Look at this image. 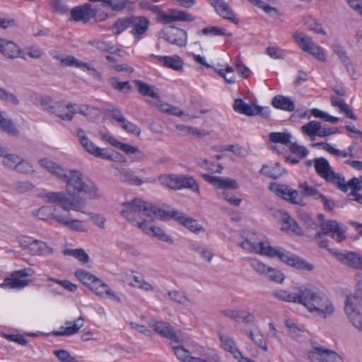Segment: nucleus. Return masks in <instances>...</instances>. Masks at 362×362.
Wrapping results in <instances>:
<instances>
[{
    "mask_svg": "<svg viewBox=\"0 0 362 362\" xmlns=\"http://www.w3.org/2000/svg\"><path fill=\"white\" fill-rule=\"evenodd\" d=\"M39 163L41 167L66 183L65 188L69 195L68 197L63 192L41 193L39 197L45 202L57 204L66 211L73 210L83 213V209L85 208L86 202L81 197L74 195V194L83 193L90 199L99 197L97 186L90 181H86L81 171L63 168L48 158L40 159Z\"/></svg>",
    "mask_w": 362,
    "mask_h": 362,
    "instance_id": "f257e3e1",
    "label": "nucleus"
},
{
    "mask_svg": "<svg viewBox=\"0 0 362 362\" xmlns=\"http://www.w3.org/2000/svg\"><path fill=\"white\" fill-rule=\"evenodd\" d=\"M243 249L250 252L267 256L268 257H278L281 262L298 269L311 271L313 265L308 263L299 256L286 250L282 247H272L268 241L254 243L245 240L240 244Z\"/></svg>",
    "mask_w": 362,
    "mask_h": 362,
    "instance_id": "f03ea898",
    "label": "nucleus"
},
{
    "mask_svg": "<svg viewBox=\"0 0 362 362\" xmlns=\"http://www.w3.org/2000/svg\"><path fill=\"white\" fill-rule=\"evenodd\" d=\"M300 304L317 316L327 318L334 312L332 302L318 288L308 286L300 287Z\"/></svg>",
    "mask_w": 362,
    "mask_h": 362,
    "instance_id": "7ed1b4c3",
    "label": "nucleus"
},
{
    "mask_svg": "<svg viewBox=\"0 0 362 362\" xmlns=\"http://www.w3.org/2000/svg\"><path fill=\"white\" fill-rule=\"evenodd\" d=\"M321 230L317 232L315 240L322 248L327 249V240L326 235L331 236L337 242H342L346 239L345 232L346 227L338 223L336 220H326L320 223Z\"/></svg>",
    "mask_w": 362,
    "mask_h": 362,
    "instance_id": "20e7f679",
    "label": "nucleus"
},
{
    "mask_svg": "<svg viewBox=\"0 0 362 362\" xmlns=\"http://www.w3.org/2000/svg\"><path fill=\"white\" fill-rule=\"evenodd\" d=\"M362 309V296L360 293L353 294L346 297L344 311L350 322L359 332H362V317L361 310Z\"/></svg>",
    "mask_w": 362,
    "mask_h": 362,
    "instance_id": "39448f33",
    "label": "nucleus"
},
{
    "mask_svg": "<svg viewBox=\"0 0 362 362\" xmlns=\"http://www.w3.org/2000/svg\"><path fill=\"white\" fill-rule=\"evenodd\" d=\"M148 11L156 14L158 21L163 24H170L175 21L192 22L195 20L194 16L185 11L170 9L168 13H165L156 5H151Z\"/></svg>",
    "mask_w": 362,
    "mask_h": 362,
    "instance_id": "423d86ee",
    "label": "nucleus"
},
{
    "mask_svg": "<svg viewBox=\"0 0 362 362\" xmlns=\"http://www.w3.org/2000/svg\"><path fill=\"white\" fill-rule=\"evenodd\" d=\"M312 349L308 351V357L311 362H343V358L335 351L312 341Z\"/></svg>",
    "mask_w": 362,
    "mask_h": 362,
    "instance_id": "0eeeda50",
    "label": "nucleus"
},
{
    "mask_svg": "<svg viewBox=\"0 0 362 362\" xmlns=\"http://www.w3.org/2000/svg\"><path fill=\"white\" fill-rule=\"evenodd\" d=\"M34 274L32 268H25L12 272L9 276L6 277L4 282L0 284L3 288L22 289L30 284L28 279H22L23 277L31 276Z\"/></svg>",
    "mask_w": 362,
    "mask_h": 362,
    "instance_id": "6e6552de",
    "label": "nucleus"
},
{
    "mask_svg": "<svg viewBox=\"0 0 362 362\" xmlns=\"http://www.w3.org/2000/svg\"><path fill=\"white\" fill-rule=\"evenodd\" d=\"M76 134L81 146L90 154L95 157L102 158L108 160H115V155L116 154L115 152L110 151L106 148H100L99 147H97L86 136L84 130H83L82 129H78Z\"/></svg>",
    "mask_w": 362,
    "mask_h": 362,
    "instance_id": "1a4fd4ad",
    "label": "nucleus"
},
{
    "mask_svg": "<svg viewBox=\"0 0 362 362\" xmlns=\"http://www.w3.org/2000/svg\"><path fill=\"white\" fill-rule=\"evenodd\" d=\"M170 209H164L153 204L137 199V214L149 218H158L163 221L169 220Z\"/></svg>",
    "mask_w": 362,
    "mask_h": 362,
    "instance_id": "9d476101",
    "label": "nucleus"
},
{
    "mask_svg": "<svg viewBox=\"0 0 362 362\" xmlns=\"http://www.w3.org/2000/svg\"><path fill=\"white\" fill-rule=\"evenodd\" d=\"M19 243L23 250L32 255H47L52 252V249L45 242L31 237H23Z\"/></svg>",
    "mask_w": 362,
    "mask_h": 362,
    "instance_id": "9b49d317",
    "label": "nucleus"
},
{
    "mask_svg": "<svg viewBox=\"0 0 362 362\" xmlns=\"http://www.w3.org/2000/svg\"><path fill=\"white\" fill-rule=\"evenodd\" d=\"M153 329L157 334L170 340L172 343H182L185 340L182 333L180 331L176 332L168 322H156L153 324Z\"/></svg>",
    "mask_w": 362,
    "mask_h": 362,
    "instance_id": "f8f14e48",
    "label": "nucleus"
},
{
    "mask_svg": "<svg viewBox=\"0 0 362 362\" xmlns=\"http://www.w3.org/2000/svg\"><path fill=\"white\" fill-rule=\"evenodd\" d=\"M137 227L148 236L156 238L159 240L170 245L174 243L173 238L167 235L164 230L156 226L151 221H144L141 223L137 221Z\"/></svg>",
    "mask_w": 362,
    "mask_h": 362,
    "instance_id": "ddd939ff",
    "label": "nucleus"
},
{
    "mask_svg": "<svg viewBox=\"0 0 362 362\" xmlns=\"http://www.w3.org/2000/svg\"><path fill=\"white\" fill-rule=\"evenodd\" d=\"M169 215V220L173 219L180 224L188 228L191 232L198 234L204 230L202 226L197 223V220L187 216L183 212L175 209H171Z\"/></svg>",
    "mask_w": 362,
    "mask_h": 362,
    "instance_id": "4468645a",
    "label": "nucleus"
},
{
    "mask_svg": "<svg viewBox=\"0 0 362 362\" xmlns=\"http://www.w3.org/2000/svg\"><path fill=\"white\" fill-rule=\"evenodd\" d=\"M161 37L168 42L178 47H185L187 42V32L177 27H170L160 33Z\"/></svg>",
    "mask_w": 362,
    "mask_h": 362,
    "instance_id": "2eb2a0df",
    "label": "nucleus"
},
{
    "mask_svg": "<svg viewBox=\"0 0 362 362\" xmlns=\"http://www.w3.org/2000/svg\"><path fill=\"white\" fill-rule=\"evenodd\" d=\"M89 289L99 297L109 298L112 300L119 302V297L112 291L110 286L98 277L92 284L90 283Z\"/></svg>",
    "mask_w": 362,
    "mask_h": 362,
    "instance_id": "dca6fc26",
    "label": "nucleus"
},
{
    "mask_svg": "<svg viewBox=\"0 0 362 362\" xmlns=\"http://www.w3.org/2000/svg\"><path fill=\"white\" fill-rule=\"evenodd\" d=\"M208 1L221 17L230 21L234 24H238L239 21L235 17L233 11L224 0H208Z\"/></svg>",
    "mask_w": 362,
    "mask_h": 362,
    "instance_id": "f3484780",
    "label": "nucleus"
},
{
    "mask_svg": "<svg viewBox=\"0 0 362 362\" xmlns=\"http://www.w3.org/2000/svg\"><path fill=\"white\" fill-rule=\"evenodd\" d=\"M95 14V11L88 3L74 7L71 11V17L76 22L83 21L86 23L92 18Z\"/></svg>",
    "mask_w": 362,
    "mask_h": 362,
    "instance_id": "a211bd4d",
    "label": "nucleus"
},
{
    "mask_svg": "<svg viewBox=\"0 0 362 362\" xmlns=\"http://www.w3.org/2000/svg\"><path fill=\"white\" fill-rule=\"evenodd\" d=\"M0 52L5 57L13 59L21 57V49L13 41L0 38Z\"/></svg>",
    "mask_w": 362,
    "mask_h": 362,
    "instance_id": "6ab92c4d",
    "label": "nucleus"
},
{
    "mask_svg": "<svg viewBox=\"0 0 362 362\" xmlns=\"http://www.w3.org/2000/svg\"><path fill=\"white\" fill-rule=\"evenodd\" d=\"M202 177L209 183L219 189H237L238 185L236 180L228 177L223 178L217 176H211L208 174H202Z\"/></svg>",
    "mask_w": 362,
    "mask_h": 362,
    "instance_id": "aec40b11",
    "label": "nucleus"
},
{
    "mask_svg": "<svg viewBox=\"0 0 362 362\" xmlns=\"http://www.w3.org/2000/svg\"><path fill=\"white\" fill-rule=\"evenodd\" d=\"M137 90L142 95L151 98V103L154 106L157 107L158 103L161 101L159 98L158 90L155 86L137 80Z\"/></svg>",
    "mask_w": 362,
    "mask_h": 362,
    "instance_id": "412c9836",
    "label": "nucleus"
},
{
    "mask_svg": "<svg viewBox=\"0 0 362 362\" xmlns=\"http://www.w3.org/2000/svg\"><path fill=\"white\" fill-rule=\"evenodd\" d=\"M66 327H62L60 330L54 332L55 336H71L78 332L79 329L84 325V319L82 317L77 318L71 325V322H65Z\"/></svg>",
    "mask_w": 362,
    "mask_h": 362,
    "instance_id": "4be33fe9",
    "label": "nucleus"
},
{
    "mask_svg": "<svg viewBox=\"0 0 362 362\" xmlns=\"http://www.w3.org/2000/svg\"><path fill=\"white\" fill-rule=\"evenodd\" d=\"M233 108L236 112L247 116L257 115L262 110L260 106L248 105L240 98L235 100Z\"/></svg>",
    "mask_w": 362,
    "mask_h": 362,
    "instance_id": "5701e85b",
    "label": "nucleus"
},
{
    "mask_svg": "<svg viewBox=\"0 0 362 362\" xmlns=\"http://www.w3.org/2000/svg\"><path fill=\"white\" fill-rule=\"evenodd\" d=\"M177 185V190L187 189L198 194L200 192L199 185L197 180L192 176L184 174H179Z\"/></svg>",
    "mask_w": 362,
    "mask_h": 362,
    "instance_id": "b1692460",
    "label": "nucleus"
},
{
    "mask_svg": "<svg viewBox=\"0 0 362 362\" xmlns=\"http://www.w3.org/2000/svg\"><path fill=\"white\" fill-rule=\"evenodd\" d=\"M54 220L59 223L69 227L71 230L78 232H85L87 230L83 222L77 219H71L69 216H54Z\"/></svg>",
    "mask_w": 362,
    "mask_h": 362,
    "instance_id": "393cba45",
    "label": "nucleus"
},
{
    "mask_svg": "<svg viewBox=\"0 0 362 362\" xmlns=\"http://www.w3.org/2000/svg\"><path fill=\"white\" fill-rule=\"evenodd\" d=\"M100 136L103 140L106 141L116 148L121 150L127 154H133L136 153L135 147L117 141L116 138L109 134L101 132Z\"/></svg>",
    "mask_w": 362,
    "mask_h": 362,
    "instance_id": "a878e982",
    "label": "nucleus"
},
{
    "mask_svg": "<svg viewBox=\"0 0 362 362\" xmlns=\"http://www.w3.org/2000/svg\"><path fill=\"white\" fill-rule=\"evenodd\" d=\"M259 173L267 177L276 180L286 174V170L281 168L280 163L276 162L272 168L266 164L263 165Z\"/></svg>",
    "mask_w": 362,
    "mask_h": 362,
    "instance_id": "bb28decb",
    "label": "nucleus"
},
{
    "mask_svg": "<svg viewBox=\"0 0 362 362\" xmlns=\"http://www.w3.org/2000/svg\"><path fill=\"white\" fill-rule=\"evenodd\" d=\"M272 105L280 110L292 112L295 110L294 102L288 97L278 95L273 98L272 100Z\"/></svg>",
    "mask_w": 362,
    "mask_h": 362,
    "instance_id": "cd10ccee",
    "label": "nucleus"
},
{
    "mask_svg": "<svg viewBox=\"0 0 362 362\" xmlns=\"http://www.w3.org/2000/svg\"><path fill=\"white\" fill-rule=\"evenodd\" d=\"M274 296L279 300L288 303H299L300 301V287L298 293H292L288 291L279 289L274 292Z\"/></svg>",
    "mask_w": 362,
    "mask_h": 362,
    "instance_id": "c85d7f7f",
    "label": "nucleus"
},
{
    "mask_svg": "<svg viewBox=\"0 0 362 362\" xmlns=\"http://www.w3.org/2000/svg\"><path fill=\"white\" fill-rule=\"evenodd\" d=\"M52 112L62 120L71 121L76 113V105L69 103L66 106L57 105Z\"/></svg>",
    "mask_w": 362,
    "mask_h": 362,
    "instance_id": "c756f323",
    "label": "nucleus"
},
{
    "mask_svg": "<svg viewBox=\"0 0 362 362\" xmlns=\"http://www.w3.org/2000/svg\"><path fill=\"white\" fill-rule=\"evenodd\" d=\"M221 347L228 352H230L235 358L238 359L241 356V353L235 346V341L226 334L219 335Z\"/></svg>",
    "mask_w": 362,
    "mask_h": 362,
    "instance_id": "7c9ffc66",
    "label": "nucleus"
},
{
    "mask_svg": "<svg viewBox=\"0 0 362 362\" xmlns=\"http://www.w3.org/2000/svg\"><path fill=\"white\" fill-rule=\"evenodd\" d=\"M132 26V33L136 35V22L134 17H127L118 19L113 25L112 29L115 30L116 35L120 34L127 28Z\"/></svg>",
    "mask_w": 362,
    "mask_h": 362,
    "instance_id": "2f4dec72",
    "label": "nucleus"
},
{
    "mask_svg": "<svg viewBox=\"0 0 362 362\" xmlns=\"http://www.w3.org/2000/svg\"><path fill=\"white\" fill-rule=\"evenodd\" d=\"M123 209L120 211L121 216L129 223L134 224L136 221V198L131 202L122 204Z\"/></svg>",
    "mask_w": 362,
    "mask_h": 362,
    "instance_id": "473e14b6",
    "label": "nucleus"
},
{
    "mask_svg": "<svg viewBox=\"0 0 362 362\" xmlns=\"http://www.w3.org/2000/svg\"><path fill=\"white\" fill-rule=\"evenodd\" d=\"M158 59L164 66L176 71L181 70L183 66L182 60L177 55H174L173 57H158Z\"/></svg>",
    "mask_w": 362,
    "mask_h": 362,
    "instance_id": "72a5a7b5",
    "label": "nucleus"
},
{
    "mask_svg": "<svg viewBox=\"0 0 362 362\" xmlns=\"http://www.w3.org/2000/svg\"><path fill=\"white\" fill-rule=\"evenodd\" d=\"M322 178H324L327 182L337 185L341 191L344 192H347V185L344 183V178L334 172L332 169L330 170L327 174L325 175Z\"/></svg>",
    "mask_w": 362,
    "mask_h": 362,
    "instance_id": "f704fd0d",
    "label": "nucleus"
},
{
    "mask_svg": "<svg viewBox=\"0 0 362 362\" xmlns=\"http://www.w3.org/2000/svg\"><path fill=\"white\" fill-rule=\"evenodd\" d=\"M300 129L303 134L308 136L312 141H314L315 137L318 136L320 123L315 120L310 121L302 126Z\"/></svg>",
    "mask_w": 362,
    "mask_h": 362,
    "instance_id": "c9c22d12",
    "label": "nucleus"
},
{
    "mask_svg": "<svg viewBox=\"0 0 362 362\" xmlns=\"http://www.w3.org/2000/svg\"><path fill=\"white\" fill-rule=\"evenodd\" d=\"M179 174H163L158 177L160 183L170 189L177 190Z\"/></svg>",
    "mask_w": 362,
    "mask_h": 362,
    "instance_id": "e433bc0d",
    "label": "nucleus"
},
{
    "mask_svg": "<svg viewBox=\"0 0 362 362\" xmlns=\"http://www.w3.org/2000/svg\"><path fill=\"white\" fill-rule=\"evenodd\" d=\"M293 37L297 45L305 52L314 44L312 38L303 33L296 32L293 34Z\"/></svg>",
    "mask_w": 362,
    "mask_h": 362,
    "instance_id": "4c0bfd02",
    "label": "nucleus"
},
{
    "mask_svg": "<svg viewBox=\"0 0 362 362\" xmlns=\"http://www.w3.org/2000/svg\"><path fill=\"white\" fill-rule=\"evenodd\" d=\"M340 261L345 265L358 269L360 255L354 252H347L339 255Z\"/></svg>",
    "mask_w": 362,
    "mask_h": 362,
    "instance_id": "58836bf2",
    "label": "nucleus"
},
{
    "mask_svg": "<svg viewBox=\"0 0 362 362\" xmlns=\"http://www.w3.org/2000/svg\"><path fill=\"white\" fill-rule=\"evenodd\" d=\"M182 343H172L173 349L177 358L182 362H189L194 358L189 350L184 348Z\"/></svg>",
    "mask_w": 362,
    "mask_h": 362,
    "instance_id": "ea45409f",
    "label": "nucleus"
},
{
    "mask_svg": "<svg viewBox=\"0 0 362 362\" xmlns=\"http://www.w3.org/2000/svg\"><path fill=\"white\" fill-rule=\"evenodd\" d=\"M282 228L284 230H289L296 235H302L303 230L295 219L286 214L282 219Z\"/></svg>",
    "mask_w": 362,
    "mask_h": 362,
    "instance_id": "a19ab883",
    "label": "nucleus"
},
{
    "mask_svg": "<svg viewBox=\"0 0 362 362\" xmlns=\"http://www.w3.org/2000/svg\"><path fill=\"white\" fill-rule=\"evenodd\" d=\"M313 162L315 170L321 177H323L332 170L328 160L325 158H317L313 160Z\"/></svg>",
    "mask_w": 362,
    "mask_h": 362,
    "instance_id": "79ce46f5",
    "label": "nucleus"
},
{
    "mask_svg": "<svg viewBox=\"0 0 362 362\" xmlns=\"http://www.w3.org/2000/svg\"><path fill=\"white\" fill-rule=\"evenodd\" d=\"M0 157H3V165L7 168L16 169L17 165L21 162L22 158L18 156L16 154L13 153H8L7 150L4 148V153L3 156H0Z\"/></svg>",
    "mask_w": 362,
    "mask_h": 362,
    "instance_id": "37998d69",
    "label": "nucleus"
},
{
    "mask_svg": "<svg viewBox=\"0 0 362 362\" xmlns=\"http://www.w3.org/2000/svg\"><path fill=\"white\" fill-rule=\"evenodd\" d=\"M0 129L6 132L9 135L17 136L19 134V131L15 127L14 124L11 119H6L3 117L0 112Z\"/></svg>",
    "mask_w": 362,
    "mask_h": 362,
    "instance_id": "c03bdc74",
    "label": "nucleus"
},
{
    "mask_svg": "<svg viewBox=\"0 0 362 362\" xmlns=\"http://www.w3.org/2000/svg\"><path fill=\"white\" fill-rule=\"evenodd\" d=\"M269 136L272 143H279L284 145L291 144V143L292 136L288 132H272Z\"/></svg>",
    "mask_w": 362,
    "mask_h": 362,
    "instance_id": "a18cd8bd",
    "label": "nucleus"
},
{
    "mask_svg": "<svg viewBox=\"0 0 362 362\" xmlns=\"http://www.w3.org/2000/svg\"><path fill=\"white\" fill-rule=\"evenodd\" d=\"M168 296L171 300L182 305H187L191 303V300L185 293L177 290L168 291Z\"/></svg>",
    "mask_w": 362,
    "mask_h": 362,
    "instance_id": "49530a36",
    "label": "nucleus"
},
{
    "mask_svg": "<svg viewBox=\"0 0 362 362\" xmlns=\"http://www.w3.org/2000/svg\"><path fill=\"white\" fill-rule=\"evenodd\" d=\"M269 189L274 192L278 197L288 201V197L290 194L291 188L285 185H279L272 183L269 186Z\"/></svg>",
    "mask_w": 362,
    "mask_h": 362,
    "instance_id": "de8ad7c7",
    "label": "nucleus"
},
{
    "mask_svg": "<svg viewBox=\"0 0 362 362\" xmlns=\"http://www.w3.org/2000/svg\"><path fill=\"white\" fill-rule=\"evenodd\" d=\"M65 255H69L78 259L82 263H88L89 256L82 248L80 249H67L64 251Z\"/></svg>",
    "mask_w": 362,
    "mask_h": 362,
    "instance_id": "09e8293b",
    "label": "nucleus"
},
{
    "mask_svg": "<svg viewBox=\"0 0 362 362\" xmlns=\"http://www.w3.org/2000/svg\"><path fill=\"white\" fill-rule=\"evenodd\" d=\"M75 276L88 288L90 286V283L92 284L96 278V276L91 273L83 269L76 270Z\"/></svg>",
    "mask_w": 362,
    "mask_h": 362,
    "instance_id": "8fccbe9b",
    "label": "nucleus"
},
{
    "mask_svg": "<svg viewBox=\"0 0 362 362\" xmlns=\"http://www.w3.org/2000/svg\"><path fill=\"white\" fill-rule=\"evenodd\" d=\"M157 107L161 112L167 113L168 115H172L178 117H180L184 115V112L179 107L171 105L163 101H160V103H158Z\"/></svg>",
    "mask_w": 362,
    "mask_h": 362,
    "instance_id": "3c124183",
    "label": "nucleus"
},
{
    "mask_svg": "<svg viewBox=\"0 0 362 362\" xmlns=\"http://www.w3.org/2000/svg\"><path fill=\"white\" fill-rule=\"evenodd\" d=\"M304 24L311 30L314 31L316 33L326 35V31L322 28V26L320 23H319L316 19L308 16L304 18Z\"/></svg>",
    "mask_w": 362,
    "mask_h": 362,
    "instance_id": "603ef678",
    "label": "nucleus"
},
{
    "mask_svg": "<svg viewBox=\"0 0 362 362\" xmlns=\"http://www.w3.org/2000/svg\"><path fill=\"white\" fill-rule=\"evenodd\" d=\"M106 59L111 64L110 67L114 69L116 71H126L132 73L134 71V69L132 67L129 66L126 64H118L115 57L111 55H107Z\"/></svg>",
    "mask_w": 362,
    "mask_h": 362,
    "instance_id": "864d4df0",
    "label": "nucleus"
},
{
    "mask_svg": "<svg viewBox=\"0 0 362 362\" xmlns=\"http://www.w3.org/2000/svg\"><path fill=\"white\" fill-rule=\"evenodd\" d=\"M150 21L146 16H137V40L143 37L148 30Z\"/></svg>",
    "mask_w": 362,
    "mask_h": 362,
    "instance_id": "5fc2aeb1",
    "label": "nucleus"
},
{
    "mask_svg": "<svg viewBox=\"0 0 362 362\" xmlns=\"http://www.w3.org/2000/svg\"><path fill=\"white\" fill-rule=\"evenodd\" d=\"M245 334L257 346L265 351H267V343L262 334L259 333L255 334L252 331H246Z\"/></svg>",
    "mask_w": 362,
    "mask_h": 362,
    "instance_id": "6e6d98bb",
    "label": "nucleus"
},
{
    "mask_svg": "<svg viewBox=\"0 0 362 362\" xmlns=\"http://www.w3.org/2000/svg\"><path fill=\"white\" fill-rule=\"evenodd\" d=\"M299 188L304 196L314 197L315 199H318L322 194L315 187L309 186L306 182L300 183Z\"/></svg>",
    "mask_w": 362,
    "mask_h": 362,
    "instance_id": "4d7b16f0",
    "label": "nucleus"
},
{
    "mask_svg": "<svg viewBox=\"0 0 362 362\" xmlns=\"http://www.w3.org/2000/svg\"><path fill=\"white\" fill-rule=\"evenodd\" d=\"M199 33L203 35H227L231 36L230 33H227L225 28H219L216 26H209L203 28L199 31Z\"/></svg>",
    "mask_w": 362,
    "mask_h": 362,
    "instance_id": "13d9d810",
    "label": "nucleus"
},
{
    "mask_svg": "<svg viewBox=\"0 0 362 362\" xmlns=\"http://www.w3.org/2000/svg\"><path fill=\"white\" fill-rule=\"evenodd\" d=\"M60 59L61 65L63 66H75L81 69L85 66V62L79 61L73 56H67L65 58H58Z\"/></svg>",
    "mask_w": 362,
    "mask_h": 362,
    "instance_id": "bf43d9fd",
    "label": "nucleus"
},
{
    "mask_svg": "<svg viewBox=\"0 0 362 362\" xmlns=\"http://www.w3.org/2000/svg\"><path fill=\"white\" fill-rule=\"evenodd\" d=\"M315 146H320L325 151L334 156H341L344 158H346L347 156H349L348 151H340L339 149H337L328 143L320 142L315 144Z\"/></svg>",
    "mask_w": 362,
    "mask_h": 362,
    "instance_id": "052dcab7",
    "label": "nucleus"
},
{
    "mask_svg": "<svg viewBox=\"0 0 362 362\" xmlns=\"http://www.w3.org/2000/svg\"><path fill=\"white\" fill-rule=\"evenodd\" d=\"M49 6L53 12L64 14L68 11L67 6L62 0H50Z\"/></svg>",
    "mask_w": 362,
    "mask_h": 362,
    "instance_id": "680f3d73",
    "label": "nucleus"
},
{
    "mask_svg": "<svg viewBox=\"0 0 362 362\" xmlns=\"http://www.w3.org/2000/svg\"><path fill=\"white\" fill-rule=\"evenodd\" d=\"M37 216L42 220H47L49 218L54 219V216H57L53 213V208L52 206H42L37 211Z\"/></svg>",
    "mask_w": 362,
    "mask_h": 362,
    "instance_id": "e2e57ef3",
    "label": "nucleus"
},
{
    "mask_svg": "<svg viewBox=\"0 0 362 362\" xmlns=\"http://www.w3.org/2000/svg\"><path fill=\"white\" fill-rule=\"evenodd\" d=\"M53 354L61 362H78V361L69 352L64 349L54 350Z\"/></svg>",
    "mask_w": 362,
    "mask_h": 362,
    "instance_id": "0e129e2a",
    "label": "nucleus"
},
{
    "mask_svg": "<svg viewBox=\"0 0 362 362\" xmlns=\"http://www.w3.org/2000/svg\"><path fill=\"white\" fill-rule=\"evenodd\" d=\"M266 275L271 281L279 284H281L285 278L284 274L280 270L272 267H269Z\"/></svg>",
    "mask_w": 362,
    "mask_h": 362,
    "instance_id": "69168bd1",
    "label": "nucleus"
},
{
    "mask_svg": "<svg viewBox=\"0 0 362 362\" xmlns=\"http://www.w3.org/2000/svg\"><path fill=\"white\" fill-rule=\"evenodd\" d=\"M92 45L96 47L98 49L107 52H114L116 48L114 45L109 42L102 40H94L91 42Z\"/></svg>",
    "mask_w": 362,
    "mask_h": 362,
    "instance_id": "338daca9",
    "label": "nucleus"
},
{
    "mask_svg": "<svg viewBox=\"0 0 362 362\" xmlns=\"http://www.w3.org/2000/svg\"><path fill=\"white\" fill-rule=\"evenodd\" d=\"M306 52L313 55L319 61H326V56L323 49L318 45H315V43L310 47V48Z\"/></svg>",
    "mask_w": 362,
    "mask_h": 362,
    "instance_id": "774afa93",
    "label": "nucleus"
}]
</instances>
